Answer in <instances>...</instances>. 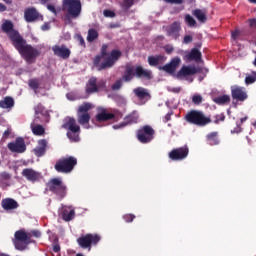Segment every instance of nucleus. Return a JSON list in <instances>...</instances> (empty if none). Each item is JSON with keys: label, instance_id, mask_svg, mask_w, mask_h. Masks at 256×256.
Listing matches in <instances>:
<instances>
[{"label": "nucleus", "instance_id": "obj_1", "mask_svg": "<svg viewBox=\"0 0 256 256\" xmlns=\"http://www.w3.org/2000/svg\"><path fill=\"white\" fill-rule=\"evenodd\" d=\"M2 31L7 33L13 47L18 51L19 55L26 61V63L31 65V63L37 61V57L41 56V51L39 49L28 44L27 40L19 34V31L13 29V22L6 20L2 24Z\"/></svg>", "mask_w": 256, "mask_h": 256}, {"label": "nucleus", "instance_id": "obj_2", "mask_svg": "<svg viewBox=\"0 0 256 256\" xmlns=\"http://www.w3.org/2000/svg\"><path fill=\"white\" fill-rule=\"evenodd\" d=\"M83 6L81 0H62V11L65 13V20L78 19L81 16Z\"/></svg>", "mask_w": 256, "mask_h": 256}, {"label": "nucleus", "instance_id": "obj_3", "mask_svg": "<svg viewBox=\"0 0 256 256\" xmlns=\"http://www.w3.org/2000/svg\"><path fill=\"white\" fill-rule=\"evenodd\" d=\"M185 121L190 125H196L197 127H205L211 123V118L206 117L202 111L191 110L185 115Z\"/></svg>", "mask_w": 256, "mask_h": 256}, {"label": "nucleus", "instance_id": "obj_4", "mask_svg": "<svg viewBox=\"0 0 256 256\" xmlns=\"http://www.w3.org/2000/svg\"><path fill=\"white\" fill-rule=\"evenodd\" d=\"M63 129H66L67 137L70 141L74 143L79 142V135L81 134V127L77 124V120L75 118L68 117L64 120V124L62 125Z\"/></svg>", "mask_w": 256, "mask_h": 256}, {"label": "nucleus", "instance_id": "obj_5", "mask_svg": "<svg viewBox=\"0 0 256 256\" xmlns=\"http://www.w3.org/2000/svg\"><path fill=\"white\" fill-rule=\"evenodd\" d=\"M77 165V158L73 156H65L58 159L54 165L55 171L57 173H71L75 166Z\"/></svg>", "mask_w": 256, "mask_h": 256}, {"label": "nucleus", "instance_id": "obj_6", "mask_svg": "<svg viewBox=\"0 0 256 256\" xmlns=\"http://www.w3.org/2000/svg\"><path fill=\"white\" fill-rule=\"evenodd\" d=\"M91 109H93V106L89 102H84L78 107L77 121L79 125L84 127V129H91V125H89V122L91 121V114H89V111H91Z\"/></svg>", "mask_w": 256, "mask_h": 256}, {"label": "nucleus", "instance_id": "obj_7", "mask_svg": "<svg viewBox=\"0 0 256 256\" xmlns=\"http://www.w3.org/2000/svg\"><path fill=\"white\" fill-rule=\"evenodd\" d=\"M48 190L56 195L58 199H65L67 197V186L63 183L61 178H52L47 183Z\"/></svg>", "mask_w": 256, "mask_h": 256}, {"label": "nucleus", "instance_id": "obj_8", "mask_svg": "<svg viewBox=\"0 0 256 256\" xmlns=\"http://www.w3.org/2000/svg\"><path fill=\"white\" fill-rule=\"evenodd\" d=\"M95 119L98 123H105L107 121H118L123 117L119 112H110L107 108H98Z\"/></svg>", "mask_w": 256, "mask_h": 256}, {"label": "nucleus", "instance_id": "obj_9", "mask_svg": "<svg viewBox=\"0 0 256 256\" xmlns=\"http://www.w3.org/2000/svg\"><path fill=\"white\" fill-rule=\"evenodd\" d=\"M77 243L81 249H89L91 251L92 245H97L101 241L99 234H86L77 238Z\"/></svg>", "mask_w": 256, "mask_h": 256}, {"label": "nucleus", "instance_id": "obj_10", "mask_svg": "<svg viewBox=\"0 0 256 256\" xmlns=\"http://www.w3.org/2000/svg\"><path fill=\"white\" fill-rule=\"evenodd\" d=\"M137 139L140 143H151V140L155 139V130L153 127L145 125L137 131Z\"/></svg>", "mask_w": 256, "mask_h": 256}, {"label": "nucleus", "instance_id": "obj_11", "mask_svg": "<svg viewBox=\"0 0 256 256\" xmlns=\"http://www.w3.org/2000/svg\"><path fill=\"white\" fill-rule=\"evenodd\" d=\"M122 53L119 50H112L110 56H108L99 66L98 71H104V69H111L119 58L121 57Z\"/></svg>", "mask_w": 256, "mask_h": 256}, {"label": "nucleus", "instance_id": "obj_12", "mask_svg": "<svg viewBox=\"0 0 256 256\" xmlns=\"http://www.w3.org/2000/svg\"><path fill=\"white\" fill-rule=\"evenodd\" d=\"M188 156H189L188 146L174 148L169 152V159H171L172 161H183L184 159H187Z\"/></svg>", "mask_w": 256, "mask_h": 256}, {"label": "nucleus", "instance_id": "obj_13", "mask_svg": "<svg viewBox=\"0 0 256 256\" xmlns=\"http://www.w3.org/2000/svg\"><path fill=\"white\" fill-rule=\"evenodd\" d=\"M52 51L55 57H59V59H63L64 61H67L71 57V49L65 44L52 46Z\"/></svg>", "mask_w": 256, "mask_h": 256}, {"label": "nucleus", "instance_id": "obj_14", "mask_svg": "<svg viewBox=\"0 0 256 256\" xmlns=\"http://www.w3.org/2000/svg\"><path fill=\"white\" fill-rule=\"evenodd\" d=\"M139 121V114L137 111H133L129 115L125 116L124 121L120 124L113 125V129H123V127H127V125H133L138 123Z\"/></svg>", "mask_w": 256, "mask_h": 256}, {"label": "nucleus", "instance_id": "obj_15", "mask_svg": "<svg viewBox=\"0 0 256 256\" xmlns=\"http://www.w3.org/2000/svg\"><path fill=\"white\" fill-rule=\"evenodd\" d=\"M8 149L12 153H25L27 151V145L23 138H17L15 142L8 143Z\"/></svg>", "mask_w": 256, "mask_h": 256}, {"label": "nucleus", "instance_id": "obj_16", "mask_svg": "<svg viewBox=\"0 0 256 256\" xmlns=\"http://www.w3.org/2000/svg\"><path fill=\"white\" fill-rule=\"evenodd\" d=\"M135 77L137 79H144L145 81H151L153 79V72L149 69L143 68V66L138 65L135 67Z\"/></svg>", "mask_w": 256, "mask_h": 256}, {"label": "nucleus", "instance_id": "obj_17", "mask_svg": "<svg viewBox=\"0 0 256 256\" xmlns=\"http://www.w3.org/2000/svg\"><path fill=\"white\" fill-rule=\"evenodd\" d=\"M22 177H25L27 181L36 183V181H39L41 179V173L33 170V168H26L22 171Z\"/></svg>", "mask_w": 256, "mask_h": 256}, {"label": "nucleus", "instance_id": "obj_18", "mask_svg": "<svg viewBox=\"0 0 256 256\" xmlns=\"http://www.w3.org/2000/svg\"><path fill=\"white\" fill-rule=\"evenodd\" d=\"M231 95L233 99H236V101H245V99H247V92L243 87L232 86Z\"/></svg>", "mask_w": 256, "mask_h": 256}, {"label": "nucleus", "instance_id": "obj_19", "mask_svg": "<svg viewBox=\"0 0 256 256\" xmlns=\"http://www.w3.org/2000/svg\"><path fill=\"white\" fill-rule=\"evenodd\" d=\"M201 59H203V54L197 48H193L190 52H185L184 61H195L199 63Z\"/></svg>", "mask_w": 256, "mask_h": 256}, {"label": "nucleus", "instance_id": "obj_20", "mask_svg": "<svg viewBox=\"0 0 256 256\" xmlns=\"http://www.w3.org/2000/svg\"><path fill=\"white\" fill-rule=\"evenodd\" d=\"M39 17H41V15L37 11V9H35L34 7L27 8L24 11V19L27 23L35 22L39 19Z\"/></svg>", "mask_w": 256, "mask_h": 256}, {"label": "nucleus", "instance_id": "obj_21", "mask_svg": "<svg viewBox=\"0 0 256 256\" xmlns=\"http://www.w3.org/2000/svg\"><path fill=\"white\" fill-rule=\"evenodd\" d=\"M107 49H109V46L107 44H103L100 50V55H96L93 59V65L97 68V71H99V67H101V59H103V57H109Z\"/></svg>", "mask_w": 256, "mask_h": 256}, {"label": "nucleus", "instance_id": "obj_22", "mask_svg": "<svg viewBox=\"0 0 256 256\" xmlns=\"http://www.w3.org/2000/svg\"><path fill=\"white\" fill-rule=\"evenodd\" d=\"M181 64V58L175 57L173 58L170 63L166 64L162 67L163 71H166V73L173 74L175 71H177V67Z\"/></svg>", "mask_w": 256, "mask_h": 256}, {"label": "nucleus", "instance_id": "obj_23", "mask_svg": "<svg viewBox=\"0 0 256 256\" xmlns=\"http://www.w3.org/2000/svg\"><path fill=\"white\" fill-rule=\"evenodd\" d=\"M133 93L140 101H149L151 99V94L146 88L137 87L133 90Z\"/></svg>", "mask_w": 256, "mask_h": 256}, {"label": "nucleus", "instance_id": "obj_24", "mask_svg": "<svg viewBox=\"0 0 256 256\" xmlns=\"http://www.w3.org/2000/svg\"><path fill=\"white\" fill-rule=\"evenodd\" d=\"M47 151V141L45 139H40L38 145L34 148V154L36 157H43Z\"/></svg>", "mask_w": 256, "mask_h": 256}, {"label": "nucleus", "instance_id": "obj_25", "mask_svg": "<svg viewBox=\"0 0 256 256\" xmlns=\"http://www.w3.org/2000/svg\"><path fill=\"white\" fill-rule=\"evenodd\" d=\"M2 207L5 211H13L19 207V203L13 198H6L2 200Z\"/></svg>", "mask_w": 256, "mask_h": 256}, {"label": "nucleus", "instance_id": "obj_26", "mask_svg": "<svg viewBox=\"0 0 256 256\" xmlns=\"http://www.w3.org/2000/svg\"><path fill=\"white\" fill-rule=\"evenodd\" d=\"M197 73L196 67L183 66L177 73V77H187L189 75H195Z\"/></svg>", "mask_w": 256, "mask_h": 256}, {"label": "nucleus", "instance_id": "obj_27", "mask_svg": "<svg viewBox=\"0 0 256 256\" xmlns=\"http://www.w3.org/2000/svg\"><path fill=\"white\" fill-rule=\"evenodd\" d=\"M15 239L16 241H21L25 243V245H29L31 243V236L23 230H18L15 232Z\"/></svg>", "mask_w": 256, "mask_h": 256}, {"label": "nucleus", "instance_id": "obj_28", "mask_svg": "<svg viewBox=\"0 0 256 256\" xmlns=\"http://www.w3.org/2000/svg\"><path fill=\"white\" fill-rule=\"evenodd\" d=\"M86 93L91 95V93H98L97 78L91 77L86 84Z\"/></svg>", "mask_w": 256, "mask_h": 256}, {"label": "nucleus", "instance_id": "obj_29", "mask_svg": "<svg viewBox=\"0 0 256 256\" xmlns=\"http://www.w3.org/2000/svg\"><path fill=\"white\" fill-rule=\"evenodd\" d=\"M133 77H135V68L132 66H126L124 75L122 76L123 81H125V83H129L130 81H133Z\"/></svg>", "mask_w": 256, "mask_h": 256}, {"label": "nucleus", "instance_id": "obj_30", "mask_svg": "<svg viewBox=\"0 0 256 256\" xmlns=\"http://www.w3.org/2000/svg\"><path fill=\"white\" fill-rule=\"evenodd\" d=\"M179 31H181V23L180 22H174L170 26L167 27L168 35H171L173 37H177V35H179Z\"/></svg>", "mask_w": 256, "mask_h": 256}, {"label": "nucleus", "instance_id": "obj_31", "mask_svg": "<svg viewBox=\"0 0 256 256\" xmlns=\"http://www.w3.org/2000/svg\"><path fill=\"white\" fill-rule=\"evenodd\" d=\"M15 107V100L11 96H6L3 100L0 101L1 109H12Z\"/></svg>", "mask_w": 256, "mask_h": 256}, {"label": "nucleus", "instance_id": "obj_32", "mask_svg": "<svg viewBox=\"0 0 256 256\" xmlns=\"http://www.w3.org/2000/svg\"><path fill=\"white\" fill-rule=\"evenodd\" d=\"M206 141L211 146L213 145H219V132H211L206 135Z\"/></svg>", "mask_w": 256, "mask_h": 256}, {"label": "nucleus", "instance_id": "obj_33", "mask_svg": "<svg viewBox=\"0 0 256 256\" xmlns=\"http://www.w3.org/2000/svg\"><path fill=\"white\" fill-rule=\"evenodd\" d=\"M34 111H35V121L37 122L38 119H40L39 115H42V117H47L48 113L47 110L45 109V106L42 104H38L34 107Z\"/></svg>", "mask_w": 256, "mask_h": 256}, {"label": "nucleus", "instance_id": "obj_34", "mask_svg": "<svg viewBox=\"0 0 256 256\" xmlns=\"http://www.w3.org/2000/svg\"><path fill=\"white\" fill-rule=\"evenodd\" d=\"M193 15L200 23H207V12L204 10L196 9L193 11Z\"/></svg>", "mask_w": 256, "mask_h": 256}, {"label": "nucleus", "instance_id": "obj_35", "mask_svg": "<svg viewBox=\"0 0 256 256\" xmlns=\"http://www.w3.org/2000/svg\"><path fill=\"white\" fill-rule=\"evenodd\" d=\"M41 86V80L38 78H32L28 81V87L34 91V93L37 95L39 93V87Z\"/></svg>", "mask_w": 256, "mask_h": 256}, {"label": "nucleus", "instance_id": "obj_36", "mask_svg": "<svg viewBox=\"0 0 256 256\" xmlns=\"http://www.w3.org/2000/svg\"><path fill=\"white\" fill-rule=\"evenodd\" d=\"M62 218L64 221H73V219H75V210L72 209V210H69L68 208H65L63 211H62Z\"/></svg>", "mask_w": 256, "mask_h": 256}, {"label": "nucleus", "instance_id": "obj_37", "mask_svg": "<svg viewBox=\"0 0 256 256\" xmlns=\"http://www.w3.org/2000/svg\"><path fill=\"white\" fill-rule=\"evenodd\" d=\"M33 135L41 137L45 135V128L41 124L31 125Z\"/></svg>", "mask_w": 256, "mask_h": 256}, {"label": "nucleus", "instance_id": "obj_38", "mask_svg": "<svg viewBox=\"0 0 256 256\" xmlns=\"http://www.w3.org/2000/svg\"><path fill=\"white\" fill-rule=\"evenodd\" d=\"M99 39V32L95 30V28H90L88 30V35H87V41L88 43H93V41Z\"/></svg>", "mask_w": 256, "mask_h": 256}, {"label": "nucleus", "instance_id": "obj_39", "mask_svg": "<svg viewBox=\"0 0 256 256\" xmlns=\"http://www.w3.org/2000/svg\"><path fill=\"white\" fill-rule=\"evenodd\" d=\"M231 101V97L229 95H222L214 98V103L216 105H225Z\"/></svg>", "mask_w": 256, "mask_h": 256}, {"label": "nucleus", "instance_id": "obj_40", "mask_svg": "<svg viewBox=\"0 0 256 256\" xmlns=\"http://www.w3.org/2000/svg\"><path fill=\"white\" fill-rule=\"evenodd\" d=\"M159 63H161V55L148 57V64L150 67H157Z\"/></svg>", "mask_w": 256, "mask_h": 256}, {"label": "nucleus", "instance_id": "obj_41", "mask_svg": "<svg viewBox=\"0 0 256 256\" xmlns=\"http://www.w3.org/2000/svg\"><path fill=\"white\" fill-rule=\"evenodd\" d=\"M185 22L188 25V27H195L197 25V21H195V18H193V16L189 14L185 16Z\"/></svg>", "mask_w": 256, "mask_h": 256}, {"label": "nucleus", "instance_id": "obj_42", "mask_svg": "<svg viewBox=\"0 0 256 256\" xmlns=\"http://www.w3.org/2000/svg\"><path fill=\"white\" fill-rule=\"evenodd\" d=\"M255 81H256V72L255 71L252 72V75H248L245 78L246 85H251V84L255 83Z\"/></svg>", "mask_w": 256, "mask_h": 256}, {"label": "nucleus", "instance_id": "obj_43", "mask_svg": "<svg viewBox=\"0 0 256 256\" xmlns=\"http://www.w3.org/2000/svg\"><path fill=\"white\" fill-rule=\"evenodd\" d=\"M192 103L194 105H201V103H203V96L199 95V94H195L192 97Z\"/></svg>", "mask_w": 256, "mask_h": 256}, {"label": "nucleus", "instance_id": "obj_44", "mask_svg": "<svg viewBox=\"0 0 256 256\" xmlns=\"http://www.w3.org/2000/svg\"><path fill=\"white\" fill-rule=\"evenodd\" d=\"M123 87V80H117L112 86L111 89L112 91H119Z\"/></svg>", "mask_w": 256, "mask_h": 256}, {"label": "nucleus", "instance_id": "obj_45", "mask_svg": "<svg viewBox=\"0 0 256 256\" xmlns=\"http://www.w3.org/2000/svg\"><path fill=\"white\" fill-rule=\"evenodd\" d=\"M136 218L134 214H125L123 215L122 219L125 223H133V220Z\"/></svg>", "mask_w": 256, "mask_h": 256}, {"label": "nucleus", "instance_id": "obj_46", "mask_svg": "<svg viewBox=\"0 0 256 256\" xmlns=\"http://www.w3.org/2000/svg\"><path fill=\"white\" fill-rule=\"evenodd\" d=\"M14 245H15L16 249H19L20 251H23V249H25V247H27V244H25V242H22L19 240H16L14 242Z\"/></svg>", "mask_w": 256, "mask_h": 256}, {"label": "nucleus", "instance_id": "obj_47", "mask_svg": "<svg viewBox=\"0 0 256 256\" xmlns=\"http://www.w3.org/2000/svg\"><path fill=\"white\" fill-rule=\"evenodd\" d=\"M134 0H124L122 7L123 9H131L133 7Z\"/></svg>", "mask_w": 256, "mask_h": 256}, {"label": "nucleus", "instance_id": "obj_48", "mask_svg": "<svg viewBox=\"0 0 256 256\" xmlns=\"http://www.w3.org/2000/svg\"><path fill=\"white\" fill-rule=\"evenodd\" d=\"M220 121H225V114H218V115L215 116L214 123L216 125H219Z\"/></svg>", "mask_w": 256, "mask_h": 256}, {"label": "nucleus", "instance_id": "obj_49", "mask_svg": "<svg viewBox=\"0 0 256 256\" xmlns=\"http://www.w3.org/2000/svg\"><path fill=\"white\" fill-rule=\"evenodd\" d=\"M165 3H170L171 5H183V0H164Z\"/></svg>", "mask_w": 256, "mask_h": 256}, {"label": "nucleus", "instance_id": "obj_50", "mask_svg": "<svg viewBox=\"0 0 256 256\" xmlns=\"http://www.w3.org/2000/svg\"><path fill=\"white\" fill-rule=\"evenodd\" d=\"M103 15H104V17H110V18L115 17V13L111 10H104Z\"/></svg>", "mask_w": 256, "mask_h": 256}, {"label": "nucleus", "instance_id": "obj_51", "mask_svg": "<svg viewBox=\"0 0 256 256\" xmlns=\"http://www.w3.org/2000/svg\"><path fill=\"white\" fill-rule=\"evenodd\" d=\"M192 42H193V36L191 35L184 36L183 43H185L186 45H189V43H192Z\"/></svg>", "mask_w": 256, "mask_h": 256}, {"label": "nucleus", "instance_id": "obj_52", "mask_svg": "<svg viewBox=\"0 0 256 256\" xmlns=\"http://www.w3.org/2000/svg\"><path fill=\"white\" fill-rule=\"evenodd\" d=\"M47 9H48V11H50L51 13H53V15H57V9L55 8L54 5H52V4H47Z\"/></svg>", "mask_w": 256, "mask_h": 256}, {"label": "nucleus", "instance_id": "obj_53", "mask_svg": "<svg viewBox=\"0 0 256 256\" xmlns=\"http://www.w3.org/2000/svg\"><path fill=\"white\" fill-rule=\"evenodd\" d=\"M1 179H4V181H9V179H11V174L7 172H3L1 174Z\"/></svg>", "mask_w": 256, "mask_h": 256}, {"label": "nucleus", "instance_id": "obj_54", "mask_svg": "<svg viewBox=\"0 0 256 256\" xmlns=\"http://www.w3.org/2000/svg\"><path fill=\"white\" fill-rule=\"evenodd\" d=\"M248 23H249V25H250V27H251L252 29H256V19H255V18L249 19V20H248Z\"/></svg>", "mask_w": 256, "mask_h": 256}, {"label": "nucleus", "instance_id": "obj_55", "mask_svg": "<svg viewBox=\"0 0 256 256\" xmlns=\"http://www.w3.org/2000/svg\"><path fill=\"white\" fill-rule=\"evenodd\" d=\"M105 86H106L105 80L99 81V82L97 83L98 92H99V89H105Z\"/></svg>", "mask_w": 256, "mask_h": 256}, {"label": "nucleus", "instance_id": "obj_56", "mask_svg": "<svg viewBox=\"0 0 256 256\" xmlns=\"http://www.w3.org/2000/svg\"><path fill=\"white\" fill-rule=\"evenodd\" d=\"M31 235L39 239V237H41V232L39 230H32Z\"/></svg>", "mask_w": 256, "mask_h": 256}, {"label": "nucleus", "instance_id": "obj_57", "mask_svg": "<svg viewBox=\"0 0 256 256\" xmlns=\"http://www.w3.org/2000/svg\"><path fill=\"white\" fill-rule=\"evenodd\" d=\"M173 47L172 46H165L164 47V51L168 54L171 55V53H173Z\"/></svg>", "mask_w": 256, "mask_h": 256}, {"label": "nucleus", "instance_id": "obj_58", "mask_svg": "<svg viewBox=\"0 0 256 256\" xmlns=\"http://www.w3.org/2000/svg\"><path fill=\"white\" fill-rule=\"evenodd\" d=\"M53 251L54 253H59V251H61V246L58 243L54 244Z\"/></svg>", "mask_w": 256, "mask_h": 256}, {"label": "nucleus", "instance_id": "obj_59", "mask_svg": "<svg viewBox=\"0 0 256 256\" xmlns=\"http://www.w3.org/2000/svg\"><path fill=\"white\" fill-rule=\"evenodd\" d=\"M78 41H79V45H81L82 47H85V39H83V36L78 35Z\"/></svg>", "mask_w": 256, "mask_h": 256}, {"label": "nucleus", "instance_id": "obj_60", "mask_svg": "<svg viewBox=\"0 0 256 256\" xmlns=\"http://www.w3.org/2000/svg\"><path fill=\"white\" fill-rule=\"evenodd\" d=\"M171 115H173V112H168L166 114V116L164 117L165 123H167L168 121H171Z\"/></svg>", "mask_w": 256, "mask_h": 256}, {"label": "nucleus", "instance_id": "obj_61", "mask_svg": "<svg viewBox=\"0 0 256 256\" xmlns=\"http://www.w3.org/2000/svg\"><path fill=\"white\" fill-rule=\"evenodd\" d=\"M9 135H11V130H5L3 133V139H9Z\"/></svg>", "mask_w": 256, "mask_h": 256}, {"label": "nucleus", "instance_id": "obj_62", "mask_svg": "<svg viewBox=\"0 0 256 256\" xmlns=\"http://www.w3.org/2000/svg\"><path fill=\"white\" fill-rule=\"evenodd\" d=\"M41 29H42V31H49V29H51V26L49 24L45 23L41 26Z\"/></svg>", "mask_w": 256, "mask_h": 256}, {"label": "nucleus", "instance_id": "obj_63", "mask_svg": "<svg viewBox=\"0 0 256 256\" xmlns=\"http://www.w3.org/2000/svg\"><path fill=\"white\" fill-rule=\"evenodd\" d=\"M4 11H7V6H5L3 3H0V13H4Z\"/></svg>", "mask_w": 256, "mask_h": 256}, {"label": "nucleus", "instance_id": "obj_64", "mask_svg": "<svg viewBox=\"0 0 256 256\" xmlns=\"http://www.w3.org/2000/svg\"><path fill=\"white\" fill-rule=\"evenodd\" d=\"M172 93H181V87L172 88Z\"/></svg>", "mask_w": 256, "mask_h": 256}]
</instances>
